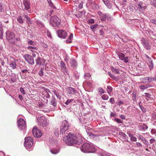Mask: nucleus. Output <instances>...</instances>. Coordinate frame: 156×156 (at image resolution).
<instances>
[{"instance_id":"1","label":"nucleus","mask_w":156,"mask_h":156,"mask_svg":"<svg viewBox=\"0 0 156 156\" xmlns=\"http://www.w3.org/2000/svg\"><path fill=\"white\" fill-rule=\"evenodd\" d=\"M64 141L68 145H72L74 144H80L83 141L82 137L81 134H75L69 133L63 138Z\"/></svg>"},{"instance_id":"2","label":"nucleus","mask_w":156,"mask_h":156,"mask_svg":"<svg viewBox=\"0 0 156 156\" xmlns=\"http://www.w3.org/2000/svg\"><path fill=\"white\" fill-rule=\"evenodd\" d=\"M81 150L84 153H94L95 149L94 146L89 144L85 143L82 146Z\"/></svg>"},{"instance_id":"3","label":"nucleus","mask_w":156,"mask_h":156,"mask_svg":"<svg viewBox=\"0 0 156 156\" xmlns=\"http://www.w3.org/2000/svg\"><path fill=\"white\" fill-rule=\"evenodd\" d=\"M34 144L33 138L28 136L25 138L24 146L27 149L30 148Z\"/></svg>"},{"instance_id":"4","label":"nucleus","mask_w":156,"mask_h":156,"mask_svg":"<svg viewBox=\"0 0 156 156\" xmlns=\"http://www.w3.org/2000/svg\"><path fill=\"white\" fill-rule=\"evenodd\" d=\"M50 22L51 25L54 27L58 26L60 23L59 18L56 16H51L50 19Z\"/></svg>"},{"instance_id":"5","label":"nucleus","mask_w":156,"mask_h":156,"mask_svg":"<svg viewBox=\"0 0 156 156\" xmlns=\"http://www.w3.org/2000/svg\"><path fill=\"white\" fill-rule=\"evenodd\" d=\"M69 126V122L66 120L63 121L60 127V134H65V132L68 130Z\"/></svg>"},{"instance_id":"6","label":"nucleus","mask_w":156,"mask_h":156,"mask_svg":"<svg viewBox=\"0 0 156 156\" xmlns=\"http://www.w3.org/2000/svg\"><path fill=\"white\" fill-rule=\"evenodd\" d=\"M37 120L38 125L43 127H46L48 125L47 120L44 116L38 117Z\"/></svg>"},{"instance_id":"7","label":"nucleus","mask_w":156,"mask_h":156,"mask_svg":"<svg viewBox=\"0 0 156 156\" xmlns=\"http://www.w3.org/2000/svg\"><path fill=\"white\" fill-rule=\"evenodd\" d=\"M7 63L10 66L12 69H14L16 68L17 65L16 60L13 57L10 56L9 58H8L7 60Z\"/></svg>"},{"instance_id":"8","label":"nucleus","mask_w":156,"mask_h":156,"mask_svg":"<svg viewBox=\"0 0 156 156\" xmlns=\"http://www.w3.org/2000/svg\"><path fill=\"white\" fill-rule=\"evenodd\" d=\"M32 132L34 136L36 137H41L42 135L41 130L39 129L36 126L34 127Z\"/></svg>"},{"instance_id":"9","label":"nucleus","mask_w":156,"mask_h":156,"mask_svg":"<svg viewBox=\"0 0 156 156\" xmlns=\"http://www.w3.org/2000/svg\"><path fill=\"white\" fill-rule=\"evenodd\" d=\"M24 58L27 62L31 65L34 64V61L33 57L30 55H25L23 56Z\"/></svg>"},{"instance_id":"10","label":"nucleus","mask_w":156,"mask_h":156,"mask_svg":"<svg viewBox=\"0 0 156 156\" xmlns=\"http://www.w3.org/2000/svg\"><path fill=\"white\" fill-rule=\"evenodd\" d=\"M18 126L22 129H24L26 127V122L22 119H20L18 120Z\"/></svg>"},{"instance_id":"11","label":"nucleus","mask_w":156,"mask_h":156,"mask_svg":"<svg viewBox=\"0 0 156 156\" xmlns=\"http://www.w3.org/2000/svg\"><path fill=\"white\" fill-rule=\"evenodd\" d=\"M58 36L60 38H65L67 36V34L65 31L62 30H59L57 31Z\"/></svg>"},{"instance_id":"12","label":"nucleus","mask_w":156,"mask_h":156,"mask_svg":"<svg viewBox=\"0 0 156 156\" xmlns=\"http://www.w3.org/2000/svg\"><path fill=\"white\" fill-rule=\"evenodd\" d=\"M15 36V34L12 32L8 31L6 33V37L8 40L12 39Z\"/></svg>"},{"instance_id":"13","label":"nucleus","mask_w":156,"mask_h":156,"mask_svg":"<svg viewBox=\"0 0 156 156\" xmlns=\"http://www.w3.org/2000/svg\"><path fill=\"white\" fill-rule=\"evenodd\" d=\"M61 67L62 69V71L64 73V74L65 75L68 74V71H67L66 68L65 66V64L62 62H61L60 63Z\"/></svg>"},{"instance_id":"14","label":"nucleus","mask_w":156,"mask_h":156,"mask_svg":"<svg viewBox=\"0 0 156 156\" xmlns=\"http://www.w3.org/2000/svg\"><path fill=\"white\" fill-rule=\"evenodd\" d=\"M23 3L24 5V10H27L30 8V2L29 0H23Z\"/></svg>"},{"instance_id":"15","label":"nucleus","mask_w":156,"mask_h":156,"mask_svg":"<svg viewBox=\"0 0 156 156\" xmlns=\"http://www.w3.org/2000/svg\"><path fill=\"white\" fill-rule=\"evenodd\" d=\"M68 92L69 94H73L77 92V90L75 88L71 87H69L67 88Z\"/></svg>"},{"instance_id":"16","label":"nucleus","mask_w":156,"mask_h":156,"mask_svg":"<svg viewBox=\"0 0 156 156\" xmlns=\"http://www.w3.org/2000/svg\"><path fill=\"white\" fill-rule=\"evenodd\" d=\"M142 80L143 81H145V82H146V80H147L148 82H150L154 81V77L152 76L147 77L146 78H143Z\"/></svg>"},{"instance_id":"17","label":"nucleus","mask_w":156,"mask_h":156,"mask_svg":"<svg viewBox=\"0 0 156 156\" xmlns=\"http://www.w3.org/2000/svg\"><path fill=\"white\" fill-rule=\"evenodd\" d=\"M20 41L21 40L20 37H16L13 39L12 42L16 46H19L20 44Z\"/></svg>"},{"instance_id":"18","label":"nucleus","mask_w":156,"mask_h":156,"mask_svg":"<svg viewBox=\"0 0 156 156\" xmlns=\"http://www.w3.org/2000/svg\"><path fill=\"white\" fill-rule=\"evenodd\" d=\"M143 45L146 49L148 50L150 49L151 45L148 41H144L143 43Z\"/></svg>"},{"instance_id":"19","label":"nucleus","mask_w":156,"mask_h":156,"mask_svg":"<svg viewBox=\"0 0 156 156\" xmlns=\"http://www.w3.org/2000/svg\"><path fill=\"white\" fill-rule=\"evenodd\" d=\"M152 86L149 84H146V85H141L139 86V88L141 90H144L145 89H147L149 87H151Z\"/></svg>"},{"instance_id":"20","label":"nucleus","mask_w":156,"mask_h":156,"mask_svg":"<svg viewBox=\"0 0 156 156\" xmlns=\"http://www.w3.org/2000/svg\"><path fill=\"white\" fill-rule=\"evenodd\" d=\"M70 66L73 67H76V63L75 60L72 59H71L70 61Z\"/></svg>"},{"instance_id":"21","label":"nucleus","mask_w":156,"mask_h":156,"mask_svg":"<svg viewBox=\"0 0 156 156\" xmlns=\"http://www.w3.org/2000/svg\"><path fill=\"white\" fill-rule=\"evenodd\" d=\"M140 128L141 130H144L148 128V126L147 125L143 124L142 125H140Z\"/></svg>"},{"instance_id":"22","label":"nucleus","mask_w":156,"mask_h":156,"mask_svg":"<svg viewBox=\"0 0 156 156\" xmlns=\"http://www.w3.org/2000/svg\"><path fill=\"white\" fill-rule=\"evenodd\" d=\"M111 69L113 72L115 73L119 74V69H116V68H114L113 67H111Z\"/></svg>"},{"instance_id":"23","label":"nucleus","mask_w":156,"mask_h":156,"mask_svg":"<svg viewBox=\"0 0 156 156\" xmlns=\"http://www.w3.org/2000/svg\"><path fill=\"white\" fill-rule=\"evenodd\" d=\"M103 17V19H107L108 20H111V17L110 16H109L108 14H105V15H104Z\"/></svg>"},{"instance_id":"24","label":"nucleus","mask_w":156,"mask_h":156,"mask_svg":"<svg viewBox=\"0 0 156 156\" xmlns=\"http://www.w3.org/2000/svg\"><path fill=\"white\" fill-rule=\"evenodd\" d=\"M105 4L109 8H110L111 7V5L109 3V2L108 0H105L104 2Z\"/></svg>"},{"instance_id":"25","label":"nucleus","mask_w":156,"mask_h":156,"mask_svg":"<svg viewBox=\"0 0 156 156\" xmlns=\"http://www.w3.org/2000/svg\"><path fill=\"white\" fill-rule=\"evenodd\" d=\"M36 64L37 65H40L41 64L42 62V61L40 57L37 58V59L36 60Z\"/></svg>"},{"instance_id":"26","label":"nucleus","mask_w":156,"mask_h":156,"mask_svg":"<svg viewBox=\"0 0 156 156\" xmlns=\"http://www.w3.org/2000/svg\"><path fill=\"white\" fill-rule=\"evenodd\" d=\"M51 102L53 106H55L56 105V101L54 98H52Z\"/></svg>"},{"instance_id":"27","label":"nucleus","mask_w":156,"mask_h":156,"mask_svg":"<svg viewBox=\"0 0 156 156\" xmlns=\"http://www.w3.org/2000/svg\"><path fill=\"white\" fill-rule=\"evenodd\" d=\"M107 92L109 94H110V93L112 91V87L110 86H107Z\"/></svg>"},{"instance_id":"28","label":"nucleus","mask_w":156,"mask_h":156,"mask_svg":"<svg viewBox=\"0 0 156 156\" xmlns=\"http://www.w3.org/2000/svg\"><path fill=\"white\" fill-rule=\"evenodd\" d=\"M73 38V34H71L69 37V39L66 40V42L67 43H70L71 42L72 39Z\"/></svg>"},{"instance_id":"29","label":"nucleus","mask_w":156,"mask_h":156,"mask_svg":"<svg viewBox=\"0 0 156 156\" xmlns=\"http://www.w3.org/2000/svg\"><path fill=\"white\" fill-rule=\"evenodd\" d=\"M88 134L90 138H94L95 137L98 136L97 135H94L90 133H88Z\"/></svg>"},{"instance_id":"30","label":"nucleus","mask_w":156,"mask_h":156,"mask_svg":"<svg viewBox=\"0 0 156 156\" xmlns=\"http://www.w3.org/2000/svg\"><path fill=\"white\" fill-rule=\"evenodd\" d=\"M98 24H95L90 26V28L93 31H94L95 29H96L98 27Z\"/></svg>"},{"instance_id":"31","label":"nucleus","mask_w":156,"mask_h":156,"mask_svg":"<svg viewBox=\"0 0 156 156\" xmlns=\"http://www.w3.org/2000/svg\"><path fill=\"white\" fill-rule=\"evenodd\" d=\"M4 5L2 3H0V12H4Z\"/></svg>"},{"instance_id":"32","label":"nucleus","mask_w":156,"mask_h":156,"mask_svg":"<svg viewBox=\"0 0 156 156\" xmlns=\"http://www.w3.org/2000/svg\"><path fill=\"white\" fill-rule=\"evenodd\" d=\"M27 48L31 51H33V49L34 50H37V47H32L31 46H29L27 47Z\"/></svg>"},{"instance_id":"33","label":"nucleus","mask_w":156,"mask_h":156,"mask_svg":"<svg viewBox=\"0 0 156 156\" xmlns=\"http://www.w3.org/2000/svg\"><path fill=\"white\" fill-rule=\"evenodd\" d=\"M3 36V32L1 27H0V38L2 39Z\"/></svg>"},{"instance_id":"34","label":"nucleus","mask_w":156,"mask_h":156,"mask_svg":"<svg viewBox=\"0 0 156 156\" xmlns=\"http://www.w3.org/2000/svg\"><path fill=\"white\" fill-rule=\"evenodd\" d=\"M150 1L151 4L156 7V0H149Z\"/></svg>"},{"instance_id":"35","label":"nucleus","mask_w":156,"mask_h":156,"mask_svg":"<svg viewBox=\"0 0 156 156\" xmlns=\"http://www.w3.org/2000/svg\"><path fill=\"white\" fill-rule=\"evenodd\" d=\"M58 150H55L53 149H51L50 150V151L51 152L54 154H55L58 153Z\"/></svg>"},{"instance_id":"36","label":"nucleus","mask_w":156,"mask_h":156,"mask_svg":"<svg viewBox=\"0 0 156 156\" xmlns=\"http://www.w3.org/2000/svg\"><path fill=\"white\" fill-rule=\"evenodd\" d=\"M149 67L150 70L152 69L153 67V64L152 60L149 61Z\"/></svg>"},{"instance_id":"37","label":"nucleus","mask_w":156,"mask_h":156,"mask_svg":"<svg viewBox=\"0 0 156 156\" xmlns=\"http://www.w3.org/2000/svg\"><path fill=\"white\" fill-rule=\"evenodd\" d=\"M102 98L104 100H107L108 98V96L107 95L104 94L102 96Z\"/></svg>"},{"instance_id":"38","label":"nucleus","mask_w":156,"mask_h":156,"mask_svg":"<svg viewBox=\"0 0 156 156\" xmlns=\"http://www.w3.org/2000/svg\"><path fill=\"white\" fill-rule=\"evenodd\" d=\"M106 153L104 151H102L99 152V155L101 156H105Z\"/></svg>"},{"instance_id":"39","label":"nucleus","mask_w":156,"mask_h":156,"mask_svg":"<svg viewBox=\"0 0 156 156\" xmlns=\"http://www.w3.org/2000/svg\"><path fill=\"white\" fill-rule=\"evenodd\" d=\"M82 13L81 12H78L77 14H75L76 16L77 17H80L82 16Z\"/></svg>"},{"instance_id":"40","label":"nucleus","mask_w":156,"mask_h":156,"mask_svg":"<svg viewBox=\"0 0 156 156\" xmlns=\"http://www.w3.org/2000/svg\"><path fill=\"white\" fill-rule=\"evenodd\" d=\"M17 20L18 22L20 23H23V21L21 16H19L18 17Z\"/></svg>"},{"instance_id":"41","label":"nucleus","mask_w":156,"mask_h":156,"mask_svg":"<svg viewBox=\"0 0 156 156\" xmlns=\"http://www.w3.org/2000/svg\"><path fill=\"white\" fill-rule=\"evenodd\" d=\"M38 74L41 76L43 75V71L42 68H41L40 70L39 71L38 73Z\"/></svg>"},{"instance_id":"42","label":"nucleus","mask_w":156,"mask_h":156,"mask_svg":"<svg viewBox=\"0 0 156 156\" xmlns=\"http://www.w3.org/2000/svg\"><path fill=\"white\" fill-rule=\"evenodd\" d=\"M119 57L121 59L123 60L125 58V55L123 53H121L119 55Z\"/></svg>"},{"instance_id":"43","label":"nucleus","mask_w":156,"mask_h":156,"mask_svg":"<svg viewBox=\"0 0 156 156\" xmlns=\"http://www.w3.org/2000/svg\"><path fill=\"white\" fill-rule=\"evenodd\" d=\"M88 22L89 23L93 24L94 22V20L93 19H91L88 20Z\"/></svg>"},{"instance_id":"44","label":"nucleus","mask_w":156,"mask_h":156,"mask_svg":"<svg viewBox=\"0 0 156 156\" xmlns=\"http://www.w3.org/2000/svg\"><path fill=\"white\" fill-rule=\"evenodd\" d=\"M73 101V99H71L68 100L66 101L65 103V104L66 105H68L69 103H71Z\"/></svg>"},{"instance_id":"45","label":"nucleus","mask_w":156,"mask_h":156,"mask_svg":"<svg viewBox=\"0 0 156 156\" xmlns=\"http://www.w3.org/2000/svg\"><path fill=\"white\" fill-rule=\"evenodd\" d=\"M49 5L51 9H54L55 8V7L54 6V5L52 3V2H51V3H50L49 4Z\"/></svg>"},{"instance_id":"46","label":"nucleus","mask_w":156,"mask_h":156,"mask_svg":"<svg viewBox=\"0 0 156 156\" xmlns=\"http://www.w3.org/2000/svg\"><path fill=\"white\" fill-rule=\"evenodd\" d=\"M115 120L117 122L119 123H122V121L119 119L115 118Z\"/></svg>"},{"instance_id":"47","label":"nucleus","mask_w":156,"mask_h":156,"mask_svg":"<svg viewBox=\"0 0 156 156\" xmlns=\"http://www.w3.org/2000/svg\"><path fill=\"white\" fill-rule=\"evenodd\" d=\"M132 99L134 101H136V94L133 93Z\"/></svg>"},{"instance_id":"48","label":"nucleus","mask_w":156,"mask_h":156,"mask_svg":"<svg viewBox=\"0 0 156 156\" xmlns=\"http://www.w3.org/2000/svg\"><path fill=\"white\" fill-rule=\"evenodd\" d=\"M109 101L112 104H114L115 103V100L113 98H110Z\"/></svg>"},{"instance_id":"49","label":"nucleus","mask_w":156,"mask_h":156,"mask_svg":"<svg viewBox=\"0 0 156 156\" xmlns=\"http://www.w3.org/2000/svg\"><path fill=\"white\" fill-rule=\"evenodd\" d=\"M48 12H49L47 13L48 15H49V16H50L51 15L53 11V10L51 9L50 10H49V11H48Z\"/></svg>"},{"instance_id":"50","label":"nucleus","mask_w":156,"mask_h":156,"mask_svg":"<svg viewBox=\"0 0 156 156\" xmlns=\"http://www.w3.org/2000/svg\"><path fill=\"white\" fill-rule=\"evenodd\" d=\"M131 140L132 141H136V138L135 137L133 136L131 137Z\"/></svg>"},{"instance_id":"51","label":"nucleus","mask_w":156,"mask_h":156,"mask_svg":"<svg viewBox=\"0 0 156 156\" xmlns=\"http://www.w3.org/2000/svg\"><path fill=\"white\" fill-rule=\"evenodd\" d=\"M83 2H82L80 4L78 5V7L79 8H80V9H81L83 7Z\"/></svg>"},{"instance_id":"52","label":"nucleus","mask_w":156,"mask_h":156,"mask_svg":"<svg viewBox=\"0 0 156 156\" xmlns=\"http://www.w3.org/2000/svg\"><path fill=\"white\" fill-rule=\"evenodd\" d=\"M28 44H30V45H34V44H35V43H34V42L31 40L30 41H29L28 42Z\"/></svg>"},{"instance_id":"53","label":"nucleus","mask_w":156,"mask_h":156,"mask_svg":"<svg viewBox=\"0 0 156 156\" xmlns=\"http://www.w3.org/2000/svg\"><path fill=\"white\" fill-rule=\"evenodd\" d=\"M108 74L109 76L112 79H114L115 78L114 76L110 72H108Z\"/></svg>"},{"instance_id":"54","label":"nucleus","mask_w":156,"mask_h":156,"mask_svg":"<svg viewBox=\"0 0 156 156\" xmlns=\"http://www.w3.org/2000/svg\"><path fill=\"white\" fill-rule=\"evenodd\" d=\"M20 91L23 94H25V92L24 90V89L23 88H21L20 89Z\"/></svg>"},{"instance_id":"55","label":"nucleus","mask_w":156,"mask_h":156,"mask_svg":"<svg viewBox=\"0 0 156 156\" xmlns=\"http://www.w3.org/2000/svg\"><path fill=\"white\" fill-rule=\"evenodd\" d=\"M26 18L27 22H29V23H30V19L27 16H26Z\"/></svg>"},{"instance_id":"56","label":"nucleus","mask_w":156,"mask_h":156,"mask_svg":"<svg viewBox=\"0 0 156 156\" xmlns=\"http://www.w3.org/2000/svg\"><path fill=\"white\" fill-rule=\"evenodd\" d=\"M99 92H101V94H103L105 93L104 90L102 88H99Z\"/></svg>"},{"instance_id":"57","label":"nucleus","mask_w":156,"mask_h":156,"mask_svg":"<svg viewBox=\"0 0 156 156\" xmlns=\"http://www.w3.org/2000/svg\"><path fill=\"white\" fill-rule=\"evenodd\" d=\"M54 133L56 136H58L59 135V132L58 130H55V131L54 132Z\"/></svg>"},{"instance_id":"58","label":"nucleus","mask_w":156,"mask_h":156,"mask_svg":"<svg viewBox=\"0 0 156 156\" xmlns=\"http://www.w3.org/2000/svg\"><path fill=\"white\" fill-rule=\"evenodd\" d=\"M151 23H154V24H156V20L152 19L151 20Z\"/></svg>"},{"instance_id":"59","label":"nucleus","mask_w":156,"mask_h":156,"mask_svg":"<svg viewBox=\"0 0 156 156\" xmlns=\"http://www.w3.org/2000/svg\"><path fill=\"white\" fill-rule=\"evenodd\" d=\"M121 135L124 137L125 139H126L127 136L124 133H122Z\"/></svg>"},{"instance_id":"60","label":"nucleus","mask_w":156,"mask_h":156,"mask_svg":"<svg viewBox=\"0 0 156 156\" xmlns=\"http://www.w3.org/2000/svg\"><path fill=\"white\" fill-rule=\"evenodd\" d=\"M145 57L147 58L148 59V60H149V61L151 60V58L149 57L148 55H147L146 54H145Z\"/></svg>"},{"instance_id":"61","label":"nucleus","mask_w":156,"mask_h":156,"mask_svg":"<svg viewBox=\"0 0 156 156\" xmlns=\"http://www.w3.org/2000/svg\"><path fill=\"white\" fill-rule=\"evenodd\" d=\"M123 59L124 60V62H128V58L127 57L124 58Z\"/></svg>"},{"instance_id":"62","label":"nucleus","mask_w":156,"mask_h":156,"mask_svg":"<svg viewBox=\"0 0 156 156\" xmlns=\"http://www.w3.org/2000/svg\"><path fill=\"white\" fill-rule=\"evenodd\" d=\"M150 141L151 144H152L155 141V140L153 139H151Z\"/></svg>"},{"instance_id":"63","label":"nucleus","mask_w":156,"mask_h":156,"mask_svg":"<svg viewBox=\"0 0 156 156\" xmlns=\"http://www.w3.org/2000/svg\"><path fill=\"white\" fill-rule=\"evenodd\" d=\"M115 115V114L114 113H113L112 112H111L110 114V116L111 117H113Z\"/></svg>"},{"instance_id":"64","label":"nucleus","mask_w":156,"mask_h":156,"mask_svg":"<svg viewBox=\"0 0 156 156\" xmlns=\"http://www.w3.org/2000/svg\"><path fill=\"white\" fill-rule=\"evenodd\" d=\"M0 156H5L4 153L2 152H0Z\"/></svg>"}]
</instances>
